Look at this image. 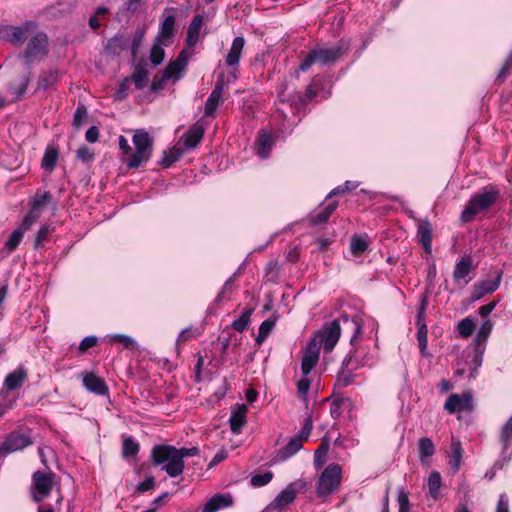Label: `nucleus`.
Here are the masks:
<instances>
[{
    "label": "nucleus",
    "instance_id": "1",
    "mask_svg": "<svg viewBox=\"0 0 512 512\" xmlns=\"http://www.w3.org/2000/svg\"><path fill=\"white\" fill-rule=\"evenodd\" d=\"M499 194L495 186H487L474 194L462 211L461 220L465 223L472 221L476 215L490 208L497 201Z\"/></svg>",
    "mask_w": 512,
    "mask_h": 512
},
{
    "label": "nucleus",
    "instance_id": "2",
    "mask_svg": "<svg viewBox=\"0 0 512 512\" xmlns=\"http://www.w3.org/2000/svg\"><path fill=\"white\" fill-rule=\"evenodd\" d=\"M152 459L156 465L162 464V470L170 477H177L184 471V461L178 455V449L173 446H155L152 450Z\"/></svg>",
    "mask_w": 512,
    "mask_h": 512
},
{
    "label": "nucleus",
    "instance_id": "3",
    "mask_svg": "<svg viewBox=\"0 0 512 512\" xmlns=\"http://www.w3.org/2000/svg\"><path fill=\"white\" fill-rule=\"evenodd\" d=\"M135 152L129 153L125 159L128 168H138L145 164L152 155V139L143 130H137L133 135Z\"/></svg>",
    "mask_w": 512,
    "mask_h": 512
},
{
    "label": "nucleus",
    "instance_id": "4",
    "mask_svg": "<svg viewBox=\"0 0 512 512\" xmlns=\"http://www.w3.org/2000/svg\"><path fill=\"white\" fill-rule=\"evenodd\" d=\"M342 46L337 45L330 48H316L310 51L307 57L299 65L298 71L306 72L314 63L327 65L334 63L341 55Z\"/></svg>",
    "mask_w": 512,
    "mask_h": 512
},
{
    "label": "nucleus",
    "instance_id": "5",
    "mask_svg": "<svg viewBox=\"0 0 512 512\" xmlns=\"http://www.w3.org/2000/svg\"><path fill=\"white\" fill-rule=\"evenodd\" d=\"M342 469L338 464L328 465L318 480L317 493L320 496L331 494L340 484Z\"/></svg>",
    "mask_w": 512,
    "mask_h": 512
},
{
    "label": "nucleus",
    "instance_id": "6",
    "mask_svg": "<svg viewBox=\"0 0 512 512\" xmlns=\"http://www.w3.org/2000/svg\"><path fill=\"white\" fill-rule=\"evenodd\" d=\"M48 38L43 32H37L28 41L26 50L22 56L26 65H30L36 60L44 57L48 52Z\"/></svg>",
    "mask_w": 512,
    "mask_h": 512
},
{
    "label": "nucleus",
    "instance_id": "7",
    "mask_svg": "<svg viewBox=\"0 0 512 512\" xmlns=\"http://www.w3.org/2000/svg\"><path fill=\"white\" fill-rule=\"evenodd\" d=\"M305 486L306 483L302 480H296L290 483L267 506V510H283L295 500L298 491L304 489Z\"/></svg>",
    "mask_w": 512,
    "mask_h": 512
},
{
    "label": "nucleus",
    "instance_id": "8",
    "mask_svg": "<svg viewBox=\"0 0 512 512\" xmlns=\"http://www.w3.org/2000/svg\"><path fill=\"white\" fill-rule=\"evenodd\" d=\"M55 475L51 472L43 473L37 471L33 474V498L40 502L46 498L54 485Z\"/></svg>",
    "mask_w": 512,
    "mask_h": 512
},
{
    "label": "nucleus",
    "instance_id": "9",
    "mask_svg": "<svg viewBox=\"0 0 512 512\" xmlns=\"http://www.w3.org/2000/svg\"><path fill=\"white\" fill-rule=\"evenodd\" d=\"M341 326L338 320H333L321 331L315 333L313 338H319V345L324 346L325 350L330 352L339 340Z\"/></svg>",
    "mask_w": 512,
    "mask_h": 512
},
{
    "label": "nucleus",
    "instance_id": "10",
    "mask_svg": "<svg viewBox=\"0 0 512 512\" xmlns=\"http://www.w3.org/2000/svg\"><path fill=\"white\" fill-rule=\"evenodd\" d=\"M34 26L35 23L31 21L25 22L22 26L6 25L0 28V36L8 42L20 45Z\"/></svg>",
    "mask_w": 512,
    "mask_h": 512
},
{
    "label": "nucleus",
    "instance_id": "11",
    "mask_svg": "<svg viewBox=\"0 0 512 512\" xmlns=\"http://www.w3.org/2000/svg\"><path fill=\"white\" fill-rule=\"evenodd\" d=\"M319 338H312L308 343L301 363V371L303 376H307L315 367L319 360L321 345H319Z\"/></svg>",
    "mask_w": 512,
    "mask_h": 512
},
{
    "label": "nucleus",
    "instance_id": "12",
    "mask_svg": "<svg viewBox=\"0 0 512 512\" xmlns=\"http://www.w3.org/2000/svg\"><path fill=\"white\" fill-rule=\"evenodd\" d=\"M31 443L32 442L27 435L13 432L8 435L0 445V453L7 454L17 452L29 446Z\"/></svg>",
    "mask_w": 512,
    "mask_h": 512
},
{
    "label": "nucleus",
    "instance_id": "13",
    "mask_svg": "<svg viewBox=\"0 0 512 512\" xmlns=\"http://www.w3.org/2000/svg\"><path fill=\"white\" fill-rule=\"evenodd\" d=\"M472 408V397L469 393L451 394L444 404V409L450 413L469 411Z\"/></svg>",
    "mask_w": 512,
    "mask_h": 512
},
{
    "label": "nucleus",
    "instance_id": "14",
    "mask_svg": "<svg viewBox=\"0 0 512 512\" xmlns=\"http://www.w3.org/2000/svg\"><path fill=\"white\" fill-rule=\"evenodd\" d=\"M484 347H474L473 349H467L464 351V363L459 362L458 365H466L469 369V377L475 376L477 369L481 366L483 361Z\"/></svg>",
    "mask_w": 512,
    "mask_h": 512
},
{
    "label": "nucleus",
    "instance_id": "15",
    "mask_svg": "<svg viewBox=\"0 0 512 512\" xmlns=\"http://www.w3.org/2000/svg\"><path fill=\"white\" fill-rule=\"evenodd\" d=\"M188 52L182 50L176 60L170 62L163 72V79H179L188 62Z\"/></svg>",
    "mask_w": 512,
    "mask_h": 512
},
{
    "label": "nucleus",
    "instance_id": "16",
    "mask_svg": "<svg viewBox=\"0 0 512 512\" xmlns=\"http://www.w3.org/2000/svg\"><path fill=\"white\" fill-rule=\"evenodd\" d=\"M175 21L174 15H167L163 19L155 38L157 42H162L165 46H169L173 43Z\"/></svg>",
    "mask_w": 512,
    "mask_h": 512
},
{
    "label": "nucleus",
    "instance_id": "17",
    "mask_svg": "<svg viewBox=\"0 0 512 512\" xmlns=\"http://www.w3.org/2000/svg\"><path fill=\"white\" fill-rule=\"evenodd\" d=\"M247 411L248 408L245 404H236L231 408L229 423L231 431L234 434H239L243 426L246 424Z\"/></svg>",
    "mask_w": 512,
    "mask_h": 512
},
{
    "label": "nucleus",
    "instance_id": "18",
    "mask_svg": "<svg viewBox=\"0 0 512 512\" xmlns=\"http://www.w3.org/2000/svg\"><path fill=\"white\" fill-rule=\"evenodd\" d=\"M473 269V262L469 256L462 257L455 265L453 277L458 285H466L469 282L467 276Z\"/></svg>",
    "mask_w": 512,
    "mask_h": 512
},
{
    "label": "nucleus",
    "instance_id": "19",
    "mask_svg": "<svg viewBox=\"0 0 512 512\" xmlns=\"http://www.w3.org/2000/svg\"><path fill=\"white\" fill-rule=\"evenodd\" d=\"M204 136V127L200 123L194 124L189 130L180 138L182 145L186 149L195 148Z\"/></svg>",
    "mask_w": 512,
    "mask_h": 512
},
{
    "label": "nucleus",
    "instance_id": "20",
    "mask_svg": "<svg viewBox=\"0 0 512 512\" xmlns=\"http://www.w3.org/2000/svg\"><path fill=\"white\" fill-rule=\"evenodd\" d=\"M274 145V137L271 133L262 131L256 139L255 150L257 155L265 159L270 155V151Z\"/></svg>",
    "mask_w": 512,
    "mask_h": 512
},
{
    "label": "nucleus",
    "instance_id": "21",
    "mask_svg": "<svg viewBox=\"0 0 512 512\" xmlns=\"http://www.w3.org/2000/svg\"><path fill=\"white\" fill-rule=\"evenodd\" d=\"M84 387L95 394L104 395L108 388L105 382L93 373H85L82 379Z\"/></svg>",
    "mask_w": 512,
    "mask_h": 512
},
{
    "label": "nucleus",
    "instance_id": "22",
    "mask_svg": "<svg viewBox=\"0 0 512 512\" xmlns=\"http://www.w3.org/2000/svg\"><path fill=\"white\" fill-rule=\"evenodd\" d=\"M31 219L32 217H24L21 225L11 233V235L5 243V246L8 250L12 251L19 245L23 238L24 233L27 230H29L30 227L33 225L31 223Z\"/></svg>",
    "mask_w": 512,
    "mask_h": 512
},
{
    "label": "nucleus",
    "instance_id": "23",
    "mask_svg": "<svg viewBox=\"0 0 512 512\" xmlns=\"http://www.w3.org/2000/svg\"><path fill=\"white\" fill-rule=\"evenodd\" d=\"M500 441L502 444L503 457L510 459L512 453V416L501 428Z\"/></svg>",
    "mask_w": 512,
    "mask_h": 512
},
{
    "label": "nucleus",
    "instance_id": "24",
    "mask_svg": "<svg viewBox=\"0 0 512 512\" xmlns=\"http://www.w3.org/2000/svg\"><path fill=\"white\" fill-rule=\"evenodd\" d=\"M501 278H502V272H499L497 274V276L495 277V279H488V280L482 281L479 285H477L475 287L474 292H473V298L478 300L482 296L496 291L500 286Z\"/></svg>",
    "mask_w": 512,
    "mask_h": 512
},
{
    "label": "nucleus",
    "instance_id": "25",
    "mask_svg": "<svg viewBox=\"0 0 512 512\" xmlns=\"http://www.w3.org/2000/svg\"><path fill=\"white\" fill-rule=\"evenodd\" d=\"M303 446L301 438L293 437L283 448L275 455L276 462H282L295 455Z\"/></svg>",
    "mask_w": 512,
    "mask_h": 512
},
{
    "label": "nucleus",
    "instance_id": "26",
    "mask_svg": "<svg viewBox=\"0 0 512 512\" xmlns=\"http://www.w3.org/2000/svg\"><path fill=\"white\" fill-rule=\"evenodd\" d=\"M27 378V373L24 368L18 367L9 373L4 380V388L8 391L15 390L21 387Z\"/></svg>",
    "mask_w": 512,
    "mask_h": 512
},
{
    "label": "nucleus",
    "instance_id": "27",
    "mask_svg": "<svg viewBox=\"0 0 512 512\" xmlns=\"http://www.w3.org/2000/svg\"><path fill=\"white\" fill-rule=\"evenodd\" d=\"M224 86L223 83H217L205 104V115L211 116L216 111L220 101L222 100Z\"/></svg>",
    "mask_w": 512,
    "mask_h": 512
},
{
    "label": "nucleus",
    "instance_id": "28",
    "mask_svg": "<svg viewBox=\"0 0 512 512\" xmlns=\"http://www.w3.org/2000/svg\"><path fill=\"white\" fill-rule=\"evenodd\" d=\"M51 200V195L48 192L36 195L31 203V210L25 217H32L31 223L34 224L40 217L39 210L47 205Z\"/></svg>",
    "mask_w": 512,
    "mask_h": 512
},
{
    "label": "nucleus",
    "instance_id": "29",
    "mask_svg": "<svg viewBox=\"0 0 512 512\" xmlns=\"http://www.w3.org/2000/svg\"><path fill=\"white\" fill-rule=\"evenodd\" d=\"M202 25L203 17L201 15L194 16L189 24L186 37V43L189 47H193L198 42Z\"/></svg>",
    "mask_w": 512,
    "mask_h": 512
},
{
    "label": "nucleus",
    "instance_id": "30",
    "mask_svg": "<svg viewBox=\"0 0 512 512\" xmlns=\"http://www.w3.org/2000/svg\"><path fill=\"white\" fill-rule=\"evenodd\" d=\"M245 44L243 37H236L231 45V48L226 56V64L228 66H236L240 61L242 50Z\"/></svg>",
    "mask_w": 512,
    "mask_h": 512
},
{
    "label": "nucleus",
    "instance_id": "31",
    "mask_svg": "<svg viewBox=\"0 0 512 512\" xmlns=\"http://www.w3.org/2000/svg\"><path fill=\"white\" fill-rule=\"evenodd\" d=\"M232 503L231 497L217 494L207 501L201 512H217L221 508L230 506Z\"/></svg>",
    "mask_w": 512,
    "mask_h": 512
},
{
    "label": "nucleus",
    "instance_id": "32",
    "mask_svg": "<svg viewBox=\"0 0 512 512\" xmlns=\"http://www.w3.org/2000/svg\"><path fill=\"white\" fill-rule=\"evenodd\" d=\"M185 151L186 148L182 145L181 140H179L170 150L164 152L163 165L165 167L171 166L183 156Z\"/></svg>",
    "mask_w": 512,
    "mask_h": 512
},
{
    "label": "nucleus",
    "instance_id": "33",
    "mask_svg": "<svg viewBox=\"0 0 512 512\" xmlns=\"http://www.w3.org/2000/svg\"><path fill=\"white\" fill-rule=\"evenodd\" d=\"M106 341L111 343H119L125 349L135 350L137 349V342L134 338L129 335L115 333L109 334L105 337Z\"/></svg>",
    "mask_w": 512,
    "mask_h": 512
},
{
    "label": "nucleus",
    "instance_id": "34",
    "mask_svg": "<svg viewBox=\"0 0 512 512\" xmlns=\"http://www.w3.org/2000/svg\"><path fill=\"white\" fill-rule=\"evenodd\" d=\"M418 450L419 459L422 463H424L428 458L433 456L435 453V446L433 441L428 437L420 438L418 442Z\"/></svg>",
    "mask_w": 512,
    "mask_h": 512
},
{
    "label": "nucleus",
    "instance_id": "35",
    "mask_svg": "<svg viewBox=\"0 0 512 512\" xmlns=\"http://www.w3.org/2000/svg\"><path fill=\"white\" fill-rule=\"evenodd\" d=\"M462 446L460 441L453 440L451 444V455L449 460V465L451 466L454 472L458 471L461 465L462 460Z\"/></svg>",
    "mask_w": 512,
    "mask_h": 512
},
{
    "label": "nucleus",
    "instance_id": "36",
    "mask_svg": "<svg viewBox=\"0 0 512 512\" xmlns=\"http://www.w3.org/2000/svg\"><path fill=\"white\" fill-rule=\"evenodd\" d=\"M418 237L424 249L430 253L432 247V232L428 223L421 224L418 227Z\"/></svg>",
    "mask_w": 512,
    "mask_h": 512
},
{
    "label": "nucleus",
    "instance_id": "37",
    "mask_svg": "<svg viewBox=\"0 0 512 512\" xmlns=\"http://www.w3.org/2000/svg\"><path fill=\"white\" fill-rule=\"evenodd\" d=\"M493 329V323L490 320H485L480 326L475 342L477 347H484V343L488 339L491 331Z\"/></svg>",
    "mask_w": 512,
    "mask_h": 512
},
{
    "label": "nucleus",
    "instance_id": "38",
    "mask_svg": "<svg viewBox=\"0 0 512 512\" xmlns=\"http://www.w3.org/2000/svg\"><path fill=\"white\" fill-rule=\"evenodd\" d=\"M368 248V239L364 235H355L351 239L350 250L354 255H361Z\"/></svg>",
    "mask_w": 512,
    "mask_h": 512
},
{
    "label": "nucleus",
    "instance_id": "39",
    "mask_svg": "<svg viewBox=\"0 0 512 512\" xmlns=\"http://www.w3.org/2000/svg\"><path fill=\"white\" fill-rule=\"evenodd\" d=\"M131 82L134 83L136 89H143L148 83V72L143 67H137L131 77Z\"/></svg>",
    "mask_w": 512,
    "mask_h": 512
},
{
    "label": "nucleus",
    "instance_id": "40",
    "mask_svg": "<svg viewBox=\"0 0 512 512\" xmlns=\"http://www.w3.org/2000/svg\"><path fill=\"white\" fill-rule=\"evenodd\" d=\"M441 487V476L437 471L430 473L428 478V490L429 494L433 499H437L439 496V490Z\"/></svg>",
    "mask_w": 512,
    "mask_h": 512
},
{
    "label": "nucleus",
    "instance_id": "41",
    "mask_svg": "<svg viewBox=\"0 0 512 512\" xmlns=\"http://www.w3.org/2000/svg\"><path fill=\"white\" fill-rule=\"evenodd\" d=\"M336 207V202L328 204L322 211L312 216V223L317 225L326 222L331 214L335 211Z\"/></svg>",
    "mask_w": 512,
    "mask_h": 512
},
{
    "label": "nucleus",
    "instance_id": "42",
    "mask_svg": "<svg viewBox=\"0 0 512 512\" xmlns=\"http://www.w3.org/2000/svg\"><path fill=\"white\" fill-rule=\"evenodd\" d=\"M164 46L165 45L162 42L154 41L150 51V60L154 65H159L163 62L165 58Z\"/></svg>",
    "mask_w": 512,
    "mask_h": 512
},
{
    "label": "nucleus",
    "instance_id": "43",
    "mask_svg": "<svg viewBox=\"0 0 512 512\" xmlns=\"http://www.w3.org/2000/svg\"><path fill=\"white\" fill-rule=\"evenodd\" d=\"M58 153L55 149H47L42 158V168L47 171H52L56 166Z\"/></svg>",
    "mask_w": 512,
    "mask_h": 512
},
{
    "label": "nucleus",
    "instance_id": "44",
    "mask_svg": "<svg viewBox=\"0 0 512 512\" xmlns=\"http://www.w3.org/2000/svg\"><path fill=\"white\" fill-rule=\"evenodd\" d=\"M428 329L426 324H421L420 327H418L417 332V340H418V346L420 349V352L423 356H427V344H428Z\"/></svg>",
    "mask_w": 512,
    "mask_h": 512
},
{
    "label": "nucleus",
    "instance_id": "45",
    "mask_svg": "<svg viewBox=\"0 0 512 512\" xmlns=\"http://www.w3.org/2000/svg\"><path fill=\"white\" fill-rule=\"evenodd\" d=\"M474 329L475 324L469 317L462 319L457 325L459 335L464 338L471 336Z\"/></svg>",
    "mask_w": 512,
    "mask_h": 512
},
{
    "label": "nucleus",
    "instance_id": "46",
    "mask_svg": "<svg viewBox=\"0 0 512 512\" xmlns=\"http://www.w3.org/2000/svg\"><path fill=\"white\" fill-rule=\"evenodd\" d=\"M342 321H343L346 329H350V330L354 331V333L350 339L351 344H353L356 341V339L361 331L360 322H359L358 318L349 319L348 317H343Z\"/></svg>",
    "mask_w": 512,
    "mask_h": 512
},
{
    "label": "nucleus",
    "instance_id": "47",
    "mask_svg": "<svg viewBox=\"0 0 512 512\" xmlns=\"http://www.w3.org/2000/svg\"><path fill=\"white\" fill-rule=\"evenodd\" d=\"M58 80V73L56 71H49L44 73L38 82V86L40 89H48L51 85H53Z\"/></svg>",
    "mask_w": 512,
    "mask_h": 512
},
{
    "label": "nucleus",
    "instance_id": "48",
    "mask_svg": "<svg viewBox=\"0 0 512 512\" xmlns=\"http://www.w3.org/2000/svg\"><path fill=\"white\" fill-rule=\"evenodd\" d=\"M275 325V320L267 319L263 321L258 330L257 342H263Z\"/></svg>",
    "mask_w": 512,
    "mask_h": 512
},
{
    "label": "nucleus",
    "instance_id": "49",
    "mask_svg": "<svg viewBox=\"0 0 512 512\" xmlns=\"http://www.w3.org/2000/svg\"><path fill=\"white\" fill-rule=\"evenodd\" d=\"M139 451V445L131 438H126L123 441V456L132 457Z\"/></svg>",
    "mask_w": 512,
    "mask_h": 512
},
{
    "label": "nucleus",
    "instance_id": "50",
    "mask_svg": "<svg viewBox=\"0 0 512 512\" xmlns=\"http://www.w3.org/2000/svg\"><path fill=\"white\" fill-rule=\"evenodd\" d=\"M273 478L272 472H265L263 474H256L251 477V484L254 487H262L267 485Z\"/></svg>",
    "mask_w": 512,
    "mask_h": 512
},
{
    "label": "nucleus",
    "instance_id": "51",
    "mask_svg": "<svg viewBox=\"0 0 512 512\" xmlns=\"http://www.w3.org/2000/svg\"><path fill=\"white\" fill-rule=\"evenodd\" d=\"M251 311H245L242 313V315L233 321L232 327L239 332H242L246 329L248 326L249 320H250Z\"/></svg>",
    "mask_w": 512,
    "mask_h": 512
},
{
    "label": "nucleus",
    "instance_id": "52",
    "mask_svg": "<svg viewBox=\"0 0 512 512\" xmlns=\"http://www.w3.org/2000/svg\"><path fill=\"white\" fill-rule=\"evenodd\" d=\"M235 279H236V276L233 275L224 283L221 291L217 295L216 302H220V301L228 298V296L231 294L232 286L234 284Z\"/></svg>",
    "mask_w": 512,
    "mask_h": 512
},
{
    "label": "nucleus",
    "instance_id": "53",
    "mask_svg": "<svg viewBox=\"0 0 512 512\" xmlns=\"http://www.w3.org/2000/svg\"><path fill=\"white\" fill-rule=\"evenodd\" d=\"M87 119V109L84 104H79L75 113L73 124L76 127H80L83 123H85Z\"/></svg>",
    "mask_w": 512,
    "mask_h": 512
},
{
    "label": "nucleus",
    "instance_id": "54",
    "mask_svg": "<svg viewBox=\"0 0 512 512\" xmlns=\"http://www.w3.org/2000/svg\"><path fill=\"white\" fill-rule=\"evenodd\" d=\"M359 186V183L356 181H346L344 184L334 188L328 195V197L342 194L346 191H350L356 189Z\"/></svg>",
    "mask_w": 512,
    "mask_h": 512
},
{
    "label": "nucleus",
    "instance_id": "55",
    "mask_svg": "<svg viewBox=\"0 0 512 512\" xmlns=\"http://www.w3.org/2000/svg\"><path fill=\"white\" fill-rule=\"evenodd\" d=\"M310 385H311L310 380L306 376H304L302 379H300L297 382L298 393L301 396L306 397L308 392H309V390H310Z\"/></svg>",
    "mask_w": 512,
    "mask_h": 512
},
{
    "label": "nucleus",
    "instance_id": "56",
    "mask_svg": "<svg viewBox=\"0 0 512 512\" xmlns=\"http://www.w3.org/2000/svg\"><path fill=\"white\" fill-rule=\"evenodd\" d=\"M312 421L310 418H307L304 422L303 428L300 431L299 435L295 436L296 438H301V442L303 443L310 436L312 430Z\"/></svg>",
    "mask_w": 512,
    "mask_h": 512
},
{
    "label": "nucleus",
    "instance_id": "57",
    "mask_svg": "<svg viewBox=\"0 0 512 512\" xmlns=\"http://www.w3.org/2000/svg\"><path fill=\"white\" fill-rule=\"evenodd\" d=\"M50 231L49 226H42L39 231L37 232L36 238H35V247L39 248L43 242L46 240L47 235Z\"/></svg>",
    "mask_w": 512,
    "mask_h": 512
},
{
    "label": "nucleus",
    "instance_id": "58",
    "mask_svg": "<svg viewBox=\"0 0 512 512\" xmlns=\"http://www.w3.org/2000/svg\"><path fill=\"white\" fill-rule=\"evenodd\" d=\"M131 83V79L130 78H125L119 85V88L116 92V97L117 99H123L126 97L127 93H128V89H129V85Z\"/></svg>",
    "mask_w": 512,
    "mask_h": 512
},
{
    "label": "nucleus",
    "instance_id": "59",
    "mask_svg": "<svg viewBox=\"0 0 512 512\" xmlns=\"http://www.w3.org/2000/svg\"><path fill=\"white\" fill-rule=\"evenodd\" d=\"M155 485V479L153 476L147 477L144 481L138 484L137 491L138 492H146L151 490Z\"/></svg>",
    "mask_w": 512,
    "mask_h": 512
},
{
    "label": "nucleus",
    "instance_id": "60",
    "mask_svg": "<svg viewBox=\"0 0 512 512\" xmlns=\"http://www.w3.org/2000/svg\"><path fill=\"white\" fill-rule=\"evenodd\" d=\"M199 454V449L197 447H190V448H180L178 449V455L181 456L182 461H184V458L187 457H194Z\"/></svg>",
    "mask_w": 512,
    "mask_h": 512
},
{
    "label": "nucleus",
    "instance_id": "61",
    "mask_svg": "<svg viewBox=\"0 0 512 512\" xmlns=\"http://www.w3.org/2000/svg\"><path fill=\"white\" fill-rule=\"evenodd\" d=\"M96 344H97V337L87 336L81 341V343L79 345V350L86 351L89 348L95 346Z\"/></svg>",
    "mask_w": 512,
    "mask_h": 512
},
{
    "label": "nucleus",
    "instance_id": "62",
    "mask_svg": "<svg viewBox=\"0 0 512 512\" xmlns=\"http://www.w3.org/2000/svg\"><path fill=\"white\" fill-rule=\"evenodd\" d=\"M192 337H194V333L192 331V328H185L178 335L176 344L177 345L183 344L186 341H188L189 339H191Z\"/></svg>",
    "mask_w": 512,
    "mask_h": 512
},
{
    "label": "nucleus",
    "instance_id": "63",
    "mask_svg": "<svg viewBox=\"0 0 512 512\" xmlns=\"http://www.w3.org/2000/svg\"><path fill=\"white\" fill-rule=\"evenodd\" d=\"M495 512H509V501L505 494L499 496Z\"/></svg>",
    "mask_w": 512,
    "mask_h": 512
},
{
    "label": "nucleus",
    "instance_id": "64",
    "mask_svg": "<svg viewBox=\"0 0 512 512\" xmlns=\"http://www.w3.org/2000/svg\"><path fill=\"white\" fill-rule=\"evenodd\" d=\"M227 456H228V453H227V451H226V450H224V449L219 450V451L215 454V456L213 457V459L210 461V463H209L208 467H209V468H212V467H214V466L218 465L220 462H222L223 460H225V459L227 458Z\"/></svg>",
    "mask_w": 512,
    "mask_h": 512
}]
</instances>
